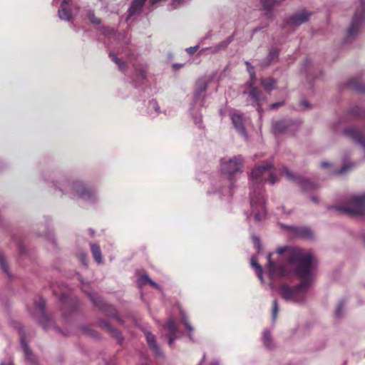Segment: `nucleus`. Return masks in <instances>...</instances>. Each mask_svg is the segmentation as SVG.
Returning <instances> with one entry per match:
<instances>
[{
  "mask_svg": "<svg viewBox=\"0 0 365 365\" xmlns=\"http://www.w3.org/2000/svg\"><path fill=\"white\" fill-rule=\"evenodd\" d=\"M301 104H302V106H303L306 108H309V103L307 102H306V101L301 102Z\"/></svg>",
  "mask_w": 365,
  "mask_h": 365,
  "instance_id": "obj_46",
  "label": "nucleus"
},
{
  "mask_svg": "<svg viewBox=\"0 0 365 365\" xmlns=\"http://www.w3.org/2000/svg\"><path fill=\"white\" fill-rule=\"evenodd\" d=\"M182 321L183 324H185V327L187 328V329L190 332V335H189L190 338L192 339L191 333L194 330L193 327L190 325V324L188 322V321L187 320V319L185 317H182Z\"/></svg>",
  "mask_w": 365,
  "mask_h": 365,
  "instance_id": "obj_32",
  "label": "nucleus"
},
{
  "mask_svg": "<svg viewBox=\"0 0 365 365\" xmlns=\"http://www.w3.org/2000/svg\"><path fill=\"white\" fill-rule=\"evenodd\" d=\"M71 0H63L58 11V17L63 21H70L71 18V12L69 6Z\"/></svg>",
  "mask_w": 365,
  "mask_h": 365,
  "instance_id": "obj_12",
  "label": "nucleus"
},
{
  "mask_svg": "<svg viewBox=\"0 0 365 365\" xmlns=\"http://www.w3.org/2000/svg\"><path fill=\"white\" fill-rule=\"evenodd\" d=\"M297 234L298 236L304 238L310 239L312 238L314 236L313 232L311 230L310 228L302 227H299L297 230Z\"/></svg>",
  "mask_w": 365,
  "mask_h": 365,
  "instance_id": "obj_17",
  "label": "nucleus"
},
{
  "mask_svg": "<svg viewBox=\"0 0 365 365\" xmlns=\"http://www.w3.org/2000/svg\"><path fill=\"white\" fill-rule=\"evenodd\" d=\"M283 104H284L283 102L275 103L271 104L269 107H270L271 109H277L279 107L283 106Z\"/></svg>",
  "mask_w": 365,
  "mask_h": 365,
  "instance_id": "obj_39",
  "label": "nucleus"
},
{
  "mask_svg": "<svg viewBox=\"0 0 365 365\" xmlns=\"http://www.w3.org/2000/svg\"><path fill=\"white\" fill-rule=\"evenodd\" d=\"M272 253H269L267 256V260H268V266H267V270L269 272V274L272 276L276 272V265L274 262L272 260Z\"/></svg>",
  "mask_w": 365,
  "mask_h": 365,
  "instance_id": "obj_23",
  "label": "nucleus"
},
{
  "mask_svg": "<svg viewBox=\"0 0 365 365\" xmlns=\"http://www.w3.org/2000/svg\"><path fill=\"white\" fill-rule=\"evenodd\" d=\"M251 206L253 209V211H256L257 212L255 214V219L257 222H259L262 217L265 215V208H264V200L263 197L260 193H257L255 196L251 197L250 200Z\"/></svg>",
  "mask_w": 365,
  "mask_h": 365,
  "instance_id": "obj_6",
  "label": "nucleus"
},
{
  "mask_svg": "<svg viewBox=\"0 0 365 365\" xmlns=\"http://www.w3.org/2000/svg\"><path fill=\"white\" fill-rule=\"evenodd\" d=\"M263 339H264V345L269 349L272 348L273 343H272V337H271L270 333L267 330H265L264 331V338Z\"/></svg>",
  "mask_w": 365,
  "mask_h": 365,
  "instance_id": "obj_27",
  "label": "nucleus"
},
{
  "mask_svg": "<svg viewBox=\"0 0 365 365\" xmlns=\"http://www.w3.org/2000/svg\"><path fill=\"white\" fill-rule=\"evenodd\" d=\"M282 174H284L287 178H288V180H291V181H294V182H301V178L298 176H297L296 175L293 174L288 168H282Z\"/></svg>",
  "mask_w": 365,
  "mask_h": 365,
  "instance_id": "obj_20",
  "label": "nucleus"
},
{
  "mask_svg": "<svg viewBox=\"0 0 365 365\" xmlns=\"http://www.w3.org/2000/svg\"><path fill=\"white\" fill-rule=\"evenodd\" d=\"M21 346L24 349L26 359H28L31 362H34V357L31 351L29 350L27 344L24 341H21Z\"/></svg>",
  "mask_w": 365,
  "mask_h": 365,
  "instance_id": "obj_22",
  "label": "nucleus"
},
{
  "mask_svg": "<svg viewBox=\"0 0 365 365\" xmlns=\"http://www.w3.org/2000/svg\"><path fill=\"white\" fill-rule=\"evenodd\" d=\"M103 327L108 331V332L110 334H112L117 339H121L120 333L118 330L114 329L113 327H111V325H110L108 323L105 322L103 324Z\"/></svg>",
  "mask_w": 365,
  "mask_h": 365,
  "instance_id": "obj_24",
  "label": "nucleus"
},
{
  "mask_svg": "<svg viewBox=\"0 0 365 365\" xmlns=\"http://www.w3.org/2000/svg\"><path fill=\"white\" fill-rule=\"evenodd\" d=\"M150 279L148 275H143L138 279V284L140 286L144 285L146 283H149Z\"/></svg>",
  "mask_w": 365,
  "mask_h": 365,
  "instance_id": "obj_35",
  "label": "nucleus"
},
{
  "mask_svg": "<svg viewBox=\"0 0 365 365\" xmlns=\"http://www.w3.org/2000/svg\"><path fill=\"white\" fill-rule=\"evenodd\" d=\"M337 210L351 215H365V195L352 196L346 206L339 207Z\"/></svg>",
  "mask_w": 365,
  "mask_h": 365,
  "instance_id": "obj_3",
  "label": "nucleus"
},
{
  "mask_svg": "<svg viewBox=\"0 0 365 365\" xmlns=\"http://www.w3.org/2000/svg\"><path fill=\"white\" fill-rule=\"evenodd\" d=\"M343 133L347 138L351 139L355 143L359 144L364 148L365 155V136L355 127H349L343 131Z\"/></svg>",
  "mask_w": 365,
  "mask_h": 365,
  "instance_id": "obj_8",
  "label": "nucleus"
},
{
  "mask_svg": "<svg viewBox=\"0 0 365 365\" xmlns=\"http://www.w3.org/2000/svg\"><path fill=\"white\" fill-rule=\"evenodd\" d=\"M246 64L247 65V69H248L251 76L252 78H254L255 75V71H254V68L252 66H251L250 63L248 62H246Z\"/></svg>",
  "mask_w": 365,
  "mask_h": 365,
  "instance_id": "obj_38",
  "label": "nucleus"
},
{
  "mask_svg": "<svg viewBox=\"0 0 365 365\" xmlns=\"http://www.w3.org/2000/svg\"><path fill=\"white\" fill-rule=\"evenodd\" d=\"M146 339L148 341V344L149 345V347L153 350V351L156 354L157 356H162L163 354L160 351V347L158 346L155 337L153 334L151 333L148 332L146 334Z\"/></svg>",
  "mask_w": 365,
  "mask_h": 365,
  "instance_id": "obj_14",
  "label": "nucleus"
},
{
  "mask_svg": "<svg viewBox=\"0 0 365 365\" xmlns=\"http://www.w3.org/2000/svg\"><path fill=\"white\" fill-rule=\"evenodd\" d=\"M343 308H344V304L343 302H341L338 304L336 309V311H335V314L337 317H340L342 316V310H343Z\"/></svg>",
  "mask_w": 365,
  "mask_h": 365,
  "instance_id": "obj_36",
  "label": "nucleus"
},
{
  "mask_svg": "<svg viewBox=\"0 0 365 365\" xmlns=\"http://www.w3.org/2000/svg\"><path fill=\"white\" fill-rule=\"evenodd\" d=\"M197 48V46L190 47L189 48H187V51L190 54H192L196 51Z\"/></svg>",
  "mask_w": 365,
  "mask_h": 365,
  "instance_id": "obj_42",
  "label": "nucleus"
},
{
  "mask_svg": "<svg viewBox=\"0 0 365 365\" xmlns=\"http://www.w3.org/2000/svg\"><path fill=\"white\" fill-rule=\"evenodd\" d=\"M113 61L118 66V68L121 71H124L126 69V66L123 62L120 61L115 54H110Z\"/></svg>",
  "mask_w": 365,
  "mask_h": 365,
  "instance_id": "obj_28",
  "label": "nucleus"
},
{
  "mask_svg": "<svg viewBox=\"0 0 365 365\" xmlns=\"http://www.w3.org/2000/svg\"><path fill=\"white\" fill-rule=\"evenodd\" d=\"M279 273L282 276H285L287 274V272L284 267H281L279 268Z\"/></svg>",
  "mask_w": 365,
  "mask_h": 365,
  "instance_id": "obj_41",
  "label": "nucleus"
},
{
  "mask_svg": "<svg viewBox=\"0 0 365 365\" xmlns=\"http://www.w3.org/2000/svg\"><path fill=\"white\" fill-rule=\"evenodd\" d=\"M88 17L89 20L94 24H99L101 23V20L95 16L93 11H89L88 13Z\"/></svg>",
  "mask_w": 365,
  "mask_h": 365,
  "instance_id": "obj_29",
  "label": "nucleus"
},
{
  "mask_svg": "<svg viewBox=\"0 0 365 365\" xmlns=\"http://www.w3.org/2000/svg\"><path fill=\"white\" fill-rule=\"evenodd\" d=\"M146 0H133L128 9V17H130L135 14L141 12L142 8L145 4Z\"/></svg>",
  "mask_w": 365,
  "mask_h": 365,
  "instance_id": "obj_13",
  "label": "nucleus"
},
{
  "mask_svg": "<svg viewBox=\"0 0 365 365\" xmlns=\"http://www.w3.org/2000/svg\"><path fill=\"white\" fill-rule=\"evenodd\" d=\"M253 240H254V242H255V245H256V246L259 248V238H257V237H255L253 238Z\"/></svg>",
  "mask_w": 365,
  "mask_h": 365,
  "instance_id": "obj_44",
  "label": "nucleus"
},
{
  "mask_svg": "<svg viewBox=\"0 0 365 365\" xmlns=\"http://www.w3.org/2000/svg\"><path fill=\"white\" fill-rule=\"evenodd\" d=\"M41 323L42 324V325H43V328H44V329H46V328H47V325L44 324L43 323V322H41Z\"/></svg>",
  "mask_w": 365,
  "mask_h": 365,
  "instance_id": "obj_50",
  "label": "nucleus"
},
{
  "mask_svg": "<svg viewBox=\"0 0 365 365\" xmlns=\"http://www.w3.org/2000/svg\"><path fill=\"white\" fill-rule=\"evenodd\" d=\"M220 48H221V46H218L216 48L215 51H217L220 50Z\"/></svg>",
  "mask_w": 365,
  "mask_h": 365,
  "instance_id": "obj_49",
  "label": "nucleus"
},
{
  "mask_svg": "<svg viewBox=\"0 0 365 365\" xmlns=\"http://www.w3.org/2000/svg\"><path fill=\"white\" fill-rule=\"evenodd\" d=\"M221 162L222 171L230 178H232L235 173L241 172L243 168L241 156H235L228 160L222 159Z\"/></svg>",
  "mask_w": 365,
  "mask_h": 365,
  "instance_id": "obj_5",
  "label": "nucleus"
},
{
  "mask_svg": "<svg viewBox=\"0 0 365 365\" xmlns=\"http://www.w3.org/2000/svg\"><path fill=\"white\" fill-rule=\"evenodd\" d=\"M329 166H330V163H329L325 162V161L322 163V168H327Z\"/></svg>",
  "mask_w": 365,
  "mask_h": 365,
  "instance_id": "obj_45",
  "label": "nucleus"
},
{
  "mask_svg": "<svg viewBox=\"0 0 365 365\" xmlns=\"http://www.w3.org/2000/svg\"><path fill=\"white\" fill-rule=\"evenodd\" d=\"M284 0H263L262 6L264 9L269 11L273 6L280 4Z\"/></svg>",
  "mask_w": 365,
  "mask_h": 365,
  "instance_id": "obj_21",
  "label": "nucleus"
},
{
  "mask_svg": "<svg viewBox=\"0 0 365 365\" xmlns=\"http://www.w3.org/2000/svg\"><path fill=\"white\" fill-rule=\"evenodd\" d=\"M151 103L153 105L154 108H155L156 110H158V106H157V103L153 101V102H151Z\"/></svg>",
  "mask_w": 365,
  "mask_h": 365,
  "instance_id": "obj_47",
  "label": "nucleus"
},
{
  "mask_svg": "<svg viewBox=\"0 0 365 365\" xmlns=\"http://www.w3.org/2000/svg\"><path fill=\"white\" fill-rule=\"evenodd\" d=\"M291 125L292 122L288 120H275L272 122V130L276 135L283 134L287 131Z\"/></svg>",
  "mask_w": 365,
  "mask_h": 365,
  "instance_id": "obj_10",
  "label": "nucleus"
},
{
  "mask_svg": "<svg viewBox=\"0 0 365 365\" xmlns=\"http://www.w3.org/2000/svg\"><path fill=\"white\" fill-rule=\"evenodd\" d=\"M0 266L1 267L2 269L5 272H8V267L6 262V259L4 257L0 254Z\"/></svg>",
  "mask_w": 365,
  "mask_h": 365,
  "instance_id": "obj_34",
  "label": "nucleus"
},
{
  "mask_svg": "<svg viewBox=\"0 0 365 365\" xmlns=\"http://www.w3.org/2000/svg\"><path fill=\"white\" fill-rule=\"evenodd\" d=\"M312 13L302 10L292 16L289 19V24L294 26H298L308 21Z\"/></svg>",
  "mask_w": 365,
  "mask_h": 365,
  "instance_id": "obj_9",
  "label": "nucleus"
},
{
  "mask_svg": "<svg viewBox=\"0 0 365 365\" xmlns=\"http://www.w3.org/2000/svg\"><path fill=\"white\" fill-rule=\"evenodd\" d=\"M78 192L82 197H86V193L88 192V191L86 190V189H83L82 190H78Z\"/></svg>",
  "mask_w": 365,
  "mask_h": 365,
  "instance_id": "obj_40",
  "label": "nucleus"
},
{
  "mask_svg": "<svg viewBox=\"0 0 365 365\" xmlns=\"http://www.w3.org/2000/svg\"><path fill=\"white\" fill-rule=\"evenodd\" d=\"M250 87H251V89L249 92V96L258 105V110H259L260 109L259 98H260L261 93L256 87H253L252 86Z\"/></svg>",
  "mask_w": 365,
  "mask_h": 365,
  "instance_id": "obj_19",
  "label": "nucleus"
},
{
  "mask_svg": "<svg viewBox=\"0 0 365 365\" xmlns=\"http://www.w3.org/2000/svg\"><path fill=\"white\" fill-rule=\"evenodd\" d=\"M268 173V175H269V179H268V181L269 182L270 184L273 185L277 181V177L275 176L272 169H271L269 171L267 172Z\"/></svg>",
  "mask_w": 365,
  "mask_h": 365,
  "instance_id": "obj_33",
  "label": "nucleus"
},
{
  "mask_svg": "<svg viewBox=\"0 0 365 365\" xmlns=\"http://www.w3.org/2000/svg\"><path fill=\"white\" fill-rule=\"evenodd\" d=\"M91 249L96 262L98 264L102 263L103 257L99 246L96 244H92L91 246Z\"/></svg>",
  "mask_w": 365,
  "mask_h": 365,
  "instance_id": "obj_16",
  "label": "nucleus"
},
{
  "mask_svg": "<svg viewBox=\"0 0 365 365\" xmlns=\"http://www.w3.org/2000/svg\"><path fill=\"white\" fill-rule=\"evenodd\" d=\"M251 264L253 267H255L257 270V276L259 279L262 282V269L261 266L257 263V260L255 257H252L251 259Z\"/></svg>",
  "mask_w": 365,
  "mask_h": 365,
  "instance_id": "obj_25",
  "label": "nucleus"
},
{
  "mask_svg": "<svg viewBox=\"0 0 365 365\" xmlns=\"http://www.w3.org/2000/svg\"><path fill=\"white\" fill-rule=\"evenodd\" d=\"M164 328L166 329L169 333L168 344L170 346H172L175 339V334L177 333V327L174 322H173L172 320H169L165 325Z\"/></svg>",
  "mask_w": 365,
  "mask_h": 365,
  "instance_id": "obj_15",
  "label": "nucleus"
},
{
  "mask_svg": "<svg viewBox=\"0 0 365 365\" xmlns=\"http://www.w3.org/2000/svg\"><path fill=\"white\" fill-rule=\"evenodd\" d=\"M279 255L286 254L288 263L294 267L298 277H306L310 274V269H314V261L312 254L302 253L300 250L287 246L277 249Z\"/></svg>",
  "mask_w": 365,
  "mask_h": 365,
  "instance_id": "obj_1",
  "label": "nucleus"
},
{
  "mask_svg": "<svg viewBox=\"0 0 365 365\" xmlns=\"http://www.w3.org/2000/svg\"><path fill=\"white\" fill-rule=\"evenodd\" d=\"M313 270L310 269V274L306 277H299L302 282L298 285L290 287L287 284H282L280 288V293L282 298L292 302H301L304 300V294L313 279Z\"/></svg>",
  "mask_w": 365,
  "mask_h": 365,
  "instance_id": "obj_2",
  "label": "nucleus"
},
{
  "mask_svg": "<svg viewBox=\"0 0 365 365\" xmlns=\"http://www.w3.org/2000/svg\"><path fill=\"white\" fill-rule=\"evenodd\" d=\"M353 167L352 164H349L348 165H345L342 167L341 169L335 172L336 175H343L345 174L348 170H351Z\"/></svg>",
  "mask_w": 365,
  "mask_h": 365,
  "instance_id": "obj_30",
  "label": "nucleus"
},
{
  "mask_svg": "<svg viewBox=\"0 0 365 365\" xmlns=\"http://www.w3.org/2000/svg\"><path fill=\"white\" fill-rule=\"evenodd\" d=\"M279 312V306L277 300H274L273 306H272V319L274 321L276 319L277 313Z\"/></svg>",
  "mask_w": 365,
  "mask_h": 365,
  "instance_id": "obj_31",
  "label": "nucleus"
},
{
  "mask_svg": "<svg viewBox=\"0 0 365 365\" xmlns=\"http://www.w3.org/2000/svg\"><path fill=\"white\" fill-rule=\"evenodd\" d=\"M1 365H14L11 361H9L8 363H1Z\"/></svg>",
  "mask_w": 365,
  "mask_h": 365,
  "instance_id": "obj_48",
  "label": "nucleus"
},
{
  "mask_svg": "<svg viewBox=\"0 0 365 365\" xmlns=\"http://www.w3.org/2000/svg\"><path fill=\"white\" fill-rule=\"evenodd\" d=\"M261 84L266 91L270 92L274 88L276 81L273 78H263L261 79Z\"/></svg>",
  "mask_w": 365,
  "mask_h": 365,
  "instance_id": "obj_18",
  "label": "nucleus"
},
{
  "mask_svg": "<svg viewBox=\"0 0 365 365\" xmlns=\"http://www.w3.org/2000/svg\"><path fill=\"white\" fill-rule=\"evenodd\" d=\"M277 56H278L277 50L271 51L268 56L269 61H271L274 60L275 58L277 57Z\"/></svg>",
  "mask_w": 365,
  "mask_h": 365,
  "instance_id": "obj_37",
  "label": "nucleus"
},
{
  "mask_svg": "<svg viewBox=\"0 0 365 365\" xmlns=\"http://www.w3.org/2000/svg\"><path fill=\"white\" fill-rule=\"evenodd\" d=\"M365 24V10L363 5L355 11L351 25L347 30V36L353 38L356 36Z\"/></svg>",
  "mask_w": 365,
  "mask_h": 365,
  "instance_id": "obj_4",
  "label": "nucleus"
},
{
  "mask_svg": "<svg viewBox=\"0 0 365 365\" xmlns=\"http://www.w3.org/2000/svg\"><path fill=\"white\" fill-rule=\"evenodd\" d=\"M212 365H218V364H212Z\"/></svg>",
  "mask_w": 365,
  "mask_h": 365,
  "instance_id": "obj_51",
  "label": "nucleus"
},
{
  "mask_svg": "<svg viewBox=\"0 0 365 365\" xmlns=\"http://www.w3.org/2000/svg\"><path fill=\"white\" fill-rule=\"evenodd\" d=\"M271 169H273V165L270 162H264L261 165L256 167L251 173V178L257 182L265 181L266 175Z\"/></svg>",
  "mask_w": 365,
  "mask_h": 365,
  "instance_id": "obj_7",
  "label": "nucleus"
},
{
  "mask_svg": "<svg viewBox=\"0 0 365 365\" xmlns=\"http://www.w3.org/2000/svg\"><path fill=\"white\" fill-rule=\"evenodd\" d=\"M149 284L154 287L160 288L159 285L157 283H155L154 281H153L151 279L149 282Z\"/></svg>",
  "mask_w": 365,
  "mask_h": 365,
  "instance_id": "obj_43",
  "label": "nucleus"
},
{
  "mask_svg": "<svg viewBox=\"0 0 365 365\" xmlns=\"http://www.w3.org/2000/svg\"><path fill=\"white\" fill-rule=\"evenodd\" d=\"M44 304L45 302L44 300L41 298L36 303V308L37 311L39 312V314L42 316V318L44 319H46V317L44 315Z\"/></svg>",
  "mask_w": 365,
  "mask_h": 365,
  "instance_id": "obj_26",
  "label": "nucleus"
},
{
  "mask_svg": "<svg viewBox=\"0 0 365 365\" xmlns=\"http://www.w3.org/2000/svg\"><path fill=\"white\" fill-rule=\"evenodd\" d=\"M231 119L235 128L243 136H247V133L244 126V119L242 115L237 113H234L231 115Z\"/></svg>",
  "mask_w": 365,
  "mask_h": 365,
  "instance_id": "obj_11",
  "label": "nucleus"
}]
</instances>
